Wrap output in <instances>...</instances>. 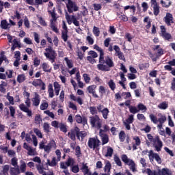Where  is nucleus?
Masks as SVG:
<instances>
[{"label":"nucleus","mask_w":175,"mask_h":175,"mask_svg":"<svg viewBox=\"0 0 175 175\" xmlns=\"http://www.w3.org/2000/svg\"><path fill=\"white\" fill-rule=\"evenodd\" d=\"M64 61H66L67 66L69 68V69H72V68H73V62L71 59H69L68 57H65Z\"/></svg>","instance_id":"e433bc0d"},{"label":"nucleus","mask_w":175,"mask_h":175,"mask_svg":"<svg viewBox=\"0 0 175 175\" xmlns=\"http://www.w3.org/2000/svg\"><path fill=\"white\" fill-rule=\"evenodd\" d=\"M45 53L44 55H45L46 58H48L49 61H51V62H54V59H55V57H57V53H55V51L53 49V47L48 46V48L45 49Z\"/></svg>","instance_id":"6e6552de"},{"label":"nucleus","mask_w":175,"mask_h":175,"mask_svg":"<svg viewBox=\"0 0 175 175\" xmlns=\"http://www.w3.org/2000/svg\"><path fill=\"white\" fill-rule=\"evenodd\" d=\"M23 148L25 150H27L28 151L27 154L28 155L33 156L35 155V149L32 148V147L28 146L27 143L23 144Z\"/></svg>","instance_id":"aec40b11"},{"label":"nucleus","mask_w":175,"mask_h":175,"mask_svg":"<svg viewBox=\"0 0 175 175\" xmlns=\"http://www.w3.org/2000/svg\"><path fill=\"white\" fill-rule=\"evenodd\" d=\"M53 87L55 90V94L56 96H58L59 95V91H61V85H59L58 82H54Z\"/></svg>","instance_id":"393cba45"},{"label":"nucleus","mask_w":175,"mask_h":175,"mask_svg":"<svg viewBox=\"0 0 175 175\" xmlns=\"http://www.w3.org/2000/svg\"><path fill=\"white\" fill-rule=\"evenodd\" d=\"M109 113H110V111L109 110L108 108L105 107L103 109L101 114L104 120H107Z\"/></svg>","instance_id":"cd10ccee"},{"label":"nucleus","mask_w":175,"mask_h":175,"mask_svg":"<svg viewBox=\"0 0 175 175\" xmlns=\"http://www.w3.org/2000/svg\"><path fill=\"white\" fill-rule=\"evenodd\" d=\"M113 161H115V163L117 165V166H122V162H121V159H120L118 156L115 155L113 157Z\"/></svg>","instance_id":"72a5a7b5"},{"label":"nucleus","mask_w":175,"mask_h":175,"mask_svg":"<svg viewBox=\"0 0 175 175\" xmlns=\"http://www.w3.org/2000/svg\"><path fill=\"white\" fill-rule=\"evenodd\" d=\"M87 136V133L84 131H80V129H78V133H77V137L78 140L82 141L84 137Z\"/></svg>","instance_id":"a878e982"},{"label":"nucleus","mask_w":175,"mask_h":175,"mask_svg":"<svg viewBox=\"0 0 175 175\" xmlns=\"http://www.w3.org/2000/svg\"><path fill=\"white\" fill-rule=\"evenodd\" d=\"M6 98L10 102V105H14V98L13 96L9 95V93L7 94Z\"/></svg>","instance_id":"052dcab7"},{"label":"nucleus","mask_w":175,"mask_h":175,"mask_svg":"<svg viewBox=\"0 0 175 175\" xmlns=\"http://www.w3.org/2000/svg\"><path fill=\"white\" fill-rule=\"evenodd\" d=\"M36 169H37L38 173H40V174H43L44 173V168H43V165L38 164L36 165Z\"/></svg>","instance_id":"de8ad7c7"},{"label":"nucleus","mask_w":175,"mask_h":175,"mask_svg":"<svg viewBox=\"0 0 175 175\" xmlns=\"http://www.w3.org/2000/svg\"><path fill=\"white\" fill-rule=\"evenodd\" d=\"M144 23H147V25L145 26V28L146 32L148 33V29L151 28V21L150 20V17L146 16L144 19Z\"/></svg>","instance_id":"b1692460"},{"label":"nucleus","mask_w":175,"mask_h":175,"mask_svg":"<svg viewBox=\"0 0 175 175\" xmlns=\"http://www.w3.org/2000/svg\"><path fill=\"white\" fill-rule=\"evenodd\" d=\"M60 160H58L57 157H53L52 160L50 161V159L46 160V165L49 166H51L52 167H55Z\"/></svg>","instance_id":"a211bd4d"},{"label":"nucleus","mask_w":175,"mask_h":175,"mask_svg":"<svg viewBox=\"0 0 175 175\" xmlns=\"http://www.w3.org/2000/svg\"><path fill=\"white\" fill-rule=\"evenodd\" d=\"M75 155H77L79 159L81 158V151L80 150V146H79L75 148Z\"/></svg>","instance_id":"3c124183"},{"label":"nucleus","mask_w":175,"mask_h":175,"mask_svg":"<svg viewBox=\"0 0 175 175\" xmlns=\"http://www.w3.org/2000/svg\"><path fill=\"white\" fill-rule=\"evenodd\" d=\"M129 111L130 113H131L132 114H136V113H139V110L137 109V108L135 106H132L131 105L129 107Z\"/></svg>","instance_id":"49530a36"},{"label":"nucleus","mask_w":175,"mask_h":175,"mask_svg":"<svg viewBox=\"0 0 175 175\" xmlns=\"http://www.w3.org/2000/svg\"><path fill=\"white\" fill-rule=\"evenodd\" d=\"M145 172L148 175H172V172L169 168H163L161 170L159 169L157 171L147 168L145 170Z\"/></svg>","instance_id":"7ed1b4c3"},{"label":"nucleus","mask_w":175,"mask_h":175,"mask_svg":"<svg viewBox=\"0 0 175 175\" xmlns=\"http://www.w3.org/2000/svg\"><path fill=\"white\" fill-rule=\"evenodd\" d=\"M152 159H155L159 165H161V163H162V159H161V157H159V154H158V153L154 154V157L152 158Z\"/></svg>","instance_id":"37998d69"},{"label":"nucleus","mask_w":175,"mask_h":175,"mask_svg":"<svg viewBox=\"0 0 175 175\" xmlns=\"http://www.w3.org/2000/svg\"><path fill=\"white\" fill-rule=\"evenodd\" d=\"M24 25L26 27V28H30V24H29V21L28 20V17L25 16L24 18Z\"/></svg>","instance_id":"e2e57ef3"},{"label":"nucleus","mask_w":175,"mask_h":175,"mask_svg":"<svg viewBox=\"0 0 175 175\" xmlns=\"http://www.w3.org/2000/svg\"><path fill=\"white\" fill-rule=\"evenodd\" d=\"M99 64H97V68L101 72H109L110 68L105 64L106 63V59H105V51H101L98 59Z\"/></svg>","instance_id":"39448f33"},{"label":"nucleus","mask_w":175,"mask_h":175,"mask_svg":"<svg viewBox=\"0 0 175 175\" xmlns=\"http://www.w3.org/2000/svg\"><path fill=\"white\" fill-rule=\"evenodd\" d=\"M151 6L153 8V13L154 16H158L160 12V7L158 2H157V0H151L150 1Z\"/></svg>","instance_id":"f8f14e48"},{"label":"nucleus","mask_w":175,"mask_h":175,"mask_svg":"<svg viewBox=\"0 0 175 175\" xmlns=\"http://www.w3.org/2000/svg\"><path fill=\"white\" fill-rule=\"evenodd\" d=\"M90 120L92 128L100 129L99 135L101 137L103 146L107 144V143H109V135L103 133V129H100L102 128V120H100L99 116L96 115L95 116L90 117Z\"/></svg>","instance_id":"f257e3e1"},{"label":"nucleus","mask_w":175,"mask_h":175,"mask_svg":"<svg viewBox=\"0 0 175 175\" xmlns=\"http://www.w3.org/2000/svg\"><path fill=\"white\" fill-rule=\"evenodd\" d=\"M43 81L42 79H36V81H33L32 82V85H34V87H40L42 85Z\"/></svg>","instance_id":"a18cd8bd"},{"label":"nucleus","mask_w":175,"mask_h":175,"mask_svg":"<svg viewBox=\"0 0 175 175\" xmlns=\"http://www.w3.org/2000/svg\"><path fill=\"white\" fill-rule=\"evenodd\" d=\"M33 132H34V133H36V136H38V137H40V139L43 138V135H42V131H40V130H39L38 129H34Z\"/></svg>","instance_id":"864d4df0"},{"label":"nucleus","mask_w":175,"mask_h":175,"mask_svg":"<svg viewBox=\"0 0 175 175\" xmlns=\"http://www.w3.org/2000/svg\"><path fill=\"white\" fill-rule=\"evenodd\" d=\"M171 90L175 91V78H173L171 82Z\"/></svg>","instance_id":"774afa93"},{"label":"nucleus","mask_w":175,"mask_h":175,"mask_svg":"<svg viewBox=\"0 0 175 175\" xmlns=\"http://www.w3.org/2000/svg\"><path fill=\"white\" fill-rule=\"evenodd\" d=\"M173 20V15L169 12L167 13L166 16L164 17V21L168 27H170L172 24H174V21Z\"/></svg>","instance_id":"2eb2a0df"},{"label":"nucleus","mask_w":175,"mask_h":175,"mask_svg":"<svg viewBox=\"0 0 175 175\" xmlns=\"http://www.w3.org/2000/svg\"><path fill=\"white\" fill-rule=\"evenodd\" d=\"M96 88V85H90L88 87V92L89 94H92V96L94 98H98V94H96V92H95V89Z\"/></svg>","instance_id":"5701e85b"},{"label":"nucleus","mask_w":175,"mask_h":175,"mask_svg":"<svg viewBox=\"0 0 175 175\" xmlns=\"http://www.w3.org/2000/svg\"><path fill=\"white\" fill-rule=\"evenodd\" d=\"M1 25L3 29H8L10 28V24H9L6 20L1 21Z\"/></svg>","instance_id":"c756f323"},{"label":"nucleus","mask_w":175,"mask_h":175,"mask_svg":"<svg viewBox=\"0 0 175 175\" xmlns=\"http://www.w3.org/2000/svg\"><path fill=\"white\" fill-rule=\"evenodd\" d=\"M90 111L92 116L98 114V110H96V107H90Z\"/></svg>","instance_id":"13d9d810"},{"label":"nucleus","mask_w":175,"mask_h":175,"mask_svg":"<svg viewBox=\"0 0 175 175\" xmlns=\"http://www.w3.org/2000/svg\"><path fill=\"white\" fill-rule=\"evenodd\" d=\"M10 173L11 175H18L20 174L19 167H11L10 170Z\"/></svg>","instance_id":"c85d7f7f"},{"label":"nucleus","mask_w":175,"mask_h":175,"mask_svg":"<svg viewBox=\"0 0 175 175\" xmlns=\"http://www.w3.org/2000/svg\"><path fill=\"white\" fill-rule=\"evenodd\" d=\"M66 163H67L68 166H73V165H75V160L72 158H68Z\"/></svg>","instance_id":"69168bd1"},{"label":"nucleus","mask_w":175,"mask_h":175,"mask_svg":"<svg viewBox=\"0 0 175 175\" xmlns=\"http://www.w3.org/2000/svg\"><path fill=\"white\" fill-rule=\"evenodd\" d=\"M79 132V127L75 126L68 133V136L71 139V140H76V136H77V133Z\"/></svg>","instance_id":"ddd939ff"},{"label":"nucleus","mask_w":175,"mask_h":175,"mask_svg":"<svg viewBox=\"0 0 175 175\" xmlns=\"http://www.w3.org/2000/svg\"><path fill=\"white\" fill-rule=\"evenodd\" d=\"M99 64H97V68L101 72H109L110 68L105 64L106 63V59H105V51H101L98 59Z\"/></svg>","instance_id":"20e7f679"},{"label":"nucleus","mask_w":175,"mask_h":175,"mask_svg":"<svg viewBox=\"0 0 175 175\" xmlns=\"http://www.w3.org/2000/svg\"><path fill=\"white\" fill-rule=\"evenodd\" d=\"M113 152H114L113 148L108 146L105 157H113Z\"/></svg>","instance_id":"4c0bfd02"},{"label":"nucleus","mask_w":175,"mask_h":175,"mask_svg":"<svg viewBox=\"0 0 175 175\" xmlns=\"http://www.w3.org/2000/svg\"><path fill=\"white\" fill-rule=\"evenodd\" d=\"M66 19L67 20V22L68 24H72V22L76 27H79V25H80V23L77 21V18H76V16H70L68 13H66Z\"/></svg>","instance_id":"9b49d317"},{"label":"nucleus","mask_w":175,"mask_h":175,"mask_svg":"<svg viewBox=\"0 0 175 175\" xmlns=\"http://www.w3.org/2000/svg\"><path fill=\"white\" fill-rule=\"evenodd\" d=\"M108 85L112 91H114V90H116V83H114V81L113 79L109 80V81L108 82Z\"/></svg>","instance_id":"c03bdc74"},{"label":"nucleus","mask_w":175,"mask_h":175,"mask_svg":"<svg viewBox=\"0 0 175 175\" xmlns=\"http://www.w3.org/2000/svg\"><path fill=\"white\" fill-rule=\"evenodd\" d=\"M47 107H49V103L46 102L42 103L40 106V110H46Z\"/></svg>","instance_id":"680f3d73"},{"label":"nucleus","mask_w":175,"mask_h":175,"mask_svg":"<svg viewBox=\"0 0 175 175\" xmlns=\"http://www.w3.org/2000/svg\"><path fill=\"white\" fill-rule=\"evenodd\" d=\"M48 94L49 98H54V89L53 88V84L49 83L48 85Z\"/></svg>","instance_id":"bb28decb"},{"label":"nucleus","mask_w":175,"mask_h":175,"mask_svg":"<svg viewBox=\"0 0 175 175\" xmlns=\"http://www.w3.org/2000/svg\"><path fill=\"white\" fill-rule=\"evenodd\" d=\"M31 101L33 106L38 107V106L40 105V96L38 93L35 92L34 96L31 98Z\"/></svg>","instance_id":"dca6fc26"},{"label":"nucleus","mask_w":175,"mask_h":175,"mask_svg":"<svg viewBox=\"0 0 175 175\" xmlns=\"http://www.w3.org/2000/svg\"><path fill=\"white\" fill-rule=\"evenodd\" d=\"M55 154L57 157L56 159H57V161H61V150H59V149H57Z\"/></svg>","instance_id":"338daca9"},{"label":"nucleus","mask_w":175,"mask_h":175,"mask_svg":"<svg viewBox=\"0 0 175 175\" xmlns=\"http://www.w3.org/2000/svg\"><path fill=\"white\" fill-rule=\"evenodd\" d=\"M126 134L125 131H121L119 133V139L121 142H125Z\"/></svg>","instance_id":"a19ab883"},{"label":"nucleus","mask_w":175,"mask_h":175,"mask_svg":"<svg viewBox=\"0 0 175 175\" xmlns=\"http://www.w3.org/2000/svg\"><path fill=\"white\" fill-rule=\"evenodd\" d=\"M27 170V164L25 162L22 161V163L20 166L19 171H21L22 173H24Z\"/></svg>","instance_id":"09e8293b"},{"label":"nucleus","mask_w":175,"mask_h":175,"mask_svg":"<svg viewBox=\"0 0 175 175\" xmlns=\"http://www.w3.org/2000/svg\"><path fill=\"white\" fill-rule=\"evenodd\" d=\"M121 159L125 165H127L129 167L130 170L133 172V173H136L137 172V168H136V163L133 159L128 158L126 154H122Z\"/></svg>","instance_id":"423d86ee"},{"label":"nucleus","mask_w":175,"mask_h":175,"mask_svg":"<svg viewBox=\"0 0 175 175\" xmlns=\"http://www.w3.org/2000/svg\"><path fill=\"white\" fill-rule=\"evenodd\" d=\"M99 143H100V141L98 137H90L88 141V147L95 150L99 147Z\"/></svg>","instance_id":"1a4fd4ad"},{"label":"nucleus","mask_w":175,"mask_h":175,"mask_svg":"<svg viewBox=\"0 0 175 175\" xmlns=\"http://www.w3.org/2000/svg\"><path fill=\"white\" fill-rule=\"evenodd\" d=\"M147 137L149 140L146 142V144L148 147L150 145L152 144V146L155 148L156 151L159 152L162 150V147H163V143L161 140V138L159 135L155 136L154 137L151 134H148Z\"/></svg>","instance_id":"f03ea898"},{"label":"nucleus","mask_w":175,"mask_h":175,"mask_svg":"<svg viewBox=\"0 0 175 175\" xmlns=\"http://www.w3.org/2000/svg\"><path fill=\"white\" fill-rule=\"evenodd\" d=\"M59 128L60 131L62 132H64V133H66L68 132V129L66 128V126L64 123H59Z\"/></svg>","instance_id":"ea45409f"},{"label":"nucleus","mask_w":175,"mask_h":175,"mask_svg":"<svg viewBox=\"0 0 175 175\" xmlns=\"http://www.w3.org/2000/svg\"><path fill=\"white\" fill-rule=\"evenodd\" d=\"M75 120L78 124H83V125H87V118L81 117L80 115H76Z\"/></svg>","instance_id":"6ab92c4d"},{"label":"nucleus","mask_w":175,"mask_h":175,"mask_svg":"<svg viewBox=\"0 0 175 175\" xmlns=\"http://www.w3.org/2000/svg\"><path fill=\"white\" fill-rule=\"evenodd\" d=\"M113 50H115L119 59H122V61L125 62V56L124 55V53L121 51L120 46H118V45H114Z\"/></svg>","instance_id":"4468645a"},{"label":"nucleus","mask_w":175,"mask_h":175,"mask_svg":"<svg viewBox=\"0 0 175 175\" xmlns=\"http://www.w3.org/2000/svg\"><path fill=\"white\" fill-rule=\"evenodd\" d=\"M18 159L16 157H14L11 159V165H12V166H14V167H16V166H18Z\"/></svg>","instance_id":"6e6d98bb"},{"label":"nucleus","mask_w":175,"mask_h":175,"mask_svg":"<svg viewBox=\"0 0 175 175\" xmlns=\"http://www.w3.org/2000/svg\"><path fill=\"white\" fill-rule=\"evenodd\" d=\"M161 36L164 38V40H167L168 42H170V39H172V34L170 33H164Z\"/></svg>","instance_id":"58836bf2"},{"label":"nucleus","mask_w":175,"mask_h":175,"mask_svg":"<svg viewBox=\"0 0 175 175\" xmlns=\"http://www.w3.org/2000/svg\"><path fill=\"white\" fill-rule=\"evenodd\" d=\"M160 3L162 8H165V9H169V8L172 6V0H161Z\"/></svg>","instance_id":"412c9836"},{"label":"nucleus","mask_w":175,"mask_h":175,"mask_svg":"<svg viewBox=\"0 0 175 175\" xmlns=\"http://www.w3.org/2000/svg\"><path fill=\"white\" fill-rule=\"evenodd\" d=\"M57 145L55 144V142L51 141L50 143H49L47 145H45L44 151L45 152H50L51 151V148H56Z\"/></svg>","instance_id":"f3484780"},{"label":"nucleus","mask_w":175,"mask_h":175,"mask_svg":"<svg viewBox=\"0 0 175 175\" xmlns=\"http://www.w3.org/2000/svg\"><path fill=\"white\" fill-rule=\"evenodd\" d=\"M110 170H111V163L109 161H107L104 167V172L109 173Z\"/></svg>","instance_id":"2f4dec72"},{"label":"nucleus","mask_w":175,"mask_h":175,"mask_svg":"<svg viewBox=\"0 0 175 175\" xmlns=\"http://www.w3.org/2000/svg\"><path fill=\"white\" fill-rule=\"evenodd\" d=\"M51 29H52V31H53V32H55V33H58V28H57V27L55 26V23H54L53 21L51 23Z\"/></svg>","instance_id":"603ef678"},{"label":"nucleus","mask_w":175,"mask_h":175,"mask_svg":"<svg viewBox=\"0 0 175 175\" xmlns=\"http://www.w3.org/2000/svg\"><path fill=\"white\" fill-rule=\"evenodd\" d=\"M66 6L68 12L69 13H73V12H77V10H79V7L76 4V3L72 0H68V3L66 4Z\"/></svg>","instance_id":"9d476101"},{"label":"nucleus","mask_w":175,"mask_h":175,"mask_svg":"<svg viewBox=\"0 0 175 175\" xmlns=\"http://www.w3.org/2000/svg\"><path fill=\"white\" fill-rule=\"evenodd\" d=\"M105 64L109 69H110V68H113L114 66V62H113V59L109 56L105 57Z\"/></svg>","instance_id":"4be33fe9"},{"label":"nucleus","mask_w":175,"mask_h":175,"mask_svg":"<svg viewBox=\"0 0 175 175\" xmlns=\"http://www.w3.org/2000/svg\"><path fill=\"white\" fill-rule=\"evenodd\" d=\"M137 110H139V111H140V110L143 112V113H146V111H147V107H146V105H144L143 103H139L137 105Z\"/></svg>","instance_id":"7c9ffc66"},{"label":"nucleus","mask_w":175,"mask_h":175,"mask_svg":"<svg viewBox=\"0 0 175 175\" xmlns=\"http://www.w3.org/2000/svg\"><path fill=\"white\" fill-rule=\"evenodd\" d=\"M42 68L44 72H47L48 73H50V72H51V68H50V66H49L47 63H43L42 65Z\"/></svg>","instance_id":"473e14b6"},{"label":"nucleus","mask_w":175,"mask_h":175,"mask_svg":"<svg viewBox=\"0 0 175 175\" xmlns=\"http://www.w3.org/2000/svg\"><path fill=\"white\" fill-rule=\"evenodd\" d=\"M17 81L18 83H23V81H25V75H18Z\"/></svg>","instance_id":"5fc2aeb1"},{"label":"nucleus","mask_w":175,"mask_h":175,"mask_svg":"<svg viewBox=\"0 0 175 175\" xmlns=\"http://www.w3.org/2000/svg\"><path fill=\"white\" fill-rule=\"evenodd\" d=\"M134 120L135 119L133 118V115L131 114L129 116V118L126 120V122H124L127 124H133Z\"/></svg>","instance_id":"4d7b16f0"},{"label":"nucleus","mask_w":175,"mask_h":175,"mask_svg":"<svg viewBox=\"0 0 175 175\" xmlns=\"http://www.w3.org/2000/svg\"><path fill=\"white\" fill-rule=\"evenodd\" d=\"M110 42H111V38H107L104 40V46L105 47H109L110 45Z\"/></svg>","instance_id":"0e129e2a"},{"label":"nucleus","mask_w":175,"mask_h":175,"mask_svg":"<svg viewBox=\"0 0 175 175\" xmlns=\"http://www.w3.org/2000/svg\"><path fill=\"white\" fill-rule=\"evenodd\" d=\"M93 33L96 38H98L99 35H100V30H99V27L94 26Z\"/></svg>","instance_id":"c9c22d12"},{"label":"nucleus","mask_w":175,"mask_h":175,"mask_svg":"<svg viewBox=\"0 0 175 175\" xmlns=\"http://www.w3.org/2000/svg\"><path fill=\"white\" fill-rule=\"evenodd\" d=\"M28 107H29L28 106H25V105H24V103H22V104L19 105L20 110H21L22 111H24L25 113L29 109Z\"/></svg>","instance_id":"bf43d9fd"},{"label":"nucleus","mask_w":175,"mask_h":175,"mask_svg":"<svg viewBox=\"0 0 175 175\" xmlns=\"http://www.w3.org/2000/svg\"><path fill=\"white\" fill-rule=\"evenodd\" d=\"M158 107L161 110H166V109L169 107V105L166 103V102H163L158 105Z\"/></svg>","instance_id":"79ce46f5"},{"label":"nucleus","mask_w":175,"mask_h":175,"mask_svg":"<svg viewBox=\"0 0 175 175\" xmlns=\"http://www.w3.org/2000/svg\"><path fill=\"white\" fill-rule=\"evenodd\" d=\"M43 129L44 132H46V133H50V130L51 129V127L50 126V124L47 122H44L43 124Z\"/></svg>","instance_id":"f704fd0d"},{"label":"nucleus","mask_w":175,"mask_h":175,"mask_svg":"<svg viewBox=\"0 0 175 175\" xmlns=\"http://www.w3.org/2000/svg\"><path fill=\"white\" fill-rule=\"evenodd\" d=\"M81 170L84 174H88V166L87 165V163L82 164Z\"/></svg>","instance_id":"8fccbe9b"},{"label":"nucleus","mask_w":175,"mask_h":175,"mask_svg":"<svg viewBox=\"0 0 175 175\" xmlns=\"http://www.w3.org/2000/svg\"><path fill=\"white\" fill-rule=\"evenodd\" d=\"M157 117L154 113L149 115V118L153 124H158V122L159 124H164V122H166V116L165 114L159 113Z\"/></svg>","instance_id":"0eeeda50"}]
</instances>
